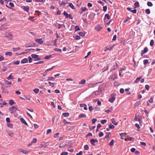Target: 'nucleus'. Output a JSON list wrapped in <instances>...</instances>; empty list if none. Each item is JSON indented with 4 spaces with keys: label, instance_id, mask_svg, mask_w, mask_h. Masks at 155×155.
Returning <instances> with one entry per match:
<instances>
[{
    "label": "nucleus",
    "instance_id": "obj_56",
    "mask_svg": "<svg viewBox=\"0 0 155 155\" xmlns=\"http://www.w3.org/2000/svg\"><path fill=\"white\" fill-rule=\"evenodd\" d=\"M6 21V19L5 17L0 19V21L5 22Z\"/></svg>",
    "mask_w": 155,
    "mask_h": 155
},
{
    "label": "nucleus",
    "instance_id": "obj_22",
    "mask_svg": "<svg viewBox=\"0 0 155 155\" xmlns=\"http://www.w3.org/2000/svg\"><path fill=\"white\" fill-rule=\"evenodd\" d=\"M127 138H128L130 141H134L135 140L134 137H129L128 136H127Z\"/></svg>",
    "mask_w": 155,
    "mask_h": 155
},
{
    "label": "nucleus",
    "instance_id": "obj_47",
    "mask_svg": "<svg viewBox=\"0 0 155 155\" xmlns=\"http://www.w3.org/2000/svg\"><path fill=\"white\" fill-rule=\"evenodd\" d=\"M145 12L147 14H149L150 13V9H146L145 11Z\"/></svg>",
    "mask_w": 155,
    "mask_h": 155
},
{
    "label": "nucleus",
    "instance_id": "obj_17",
    "mask_svg": "<svg viewBox=\"0 0 155 155\" xmlns=\"http://www.w3.org/2000/svg\"><path fill=\"white\" fill-rule=\"evenodd\" d=\"M69 4V6L71 7L72 9H75V8L74 6V5H73V4L71 3H68V4Z\"/></svg>",
    "mask_w": 155,
    "mask_h": 155
},
{
    "label": "nucleus",
    "instance_id": "obj_49",
    "mask_svg": "<svg viewBox=\"0 0 155 155\" xmlns=\"http://www.w3.org/2000/svg\"><path fill=\"white\" fill-rule=\"evenodd\" d=\"M75 29L76 31H77L80 30V29L78 25H76L75 27Z\"/></svg>",
    "mask_w": 155,
    "mask_h": 155
},
{
    "label": "nucleus",
    "instance_id": "obj_51",
    "mask_svg": "<svg viewBox=\"0 0 155 155\" xmlns=\"http://www.w3.org/2000/svg\"><path fill=\"white\" fill-rule=\"evenodd\" d=\"M89 109L90 111H91L94 109L92 107V106H90L89 107Z\"/></svg>",
    "mask_w": 155,
    "mask_h": 155
},
{
    "label": "nucleus",
    "instance_id": "obj_20",
    "mask_svg": "<svg viewBox=\"0 0 155 155\" xmlns=\"http://www.w3.org/2000/svg\"><path fill=\"white\" fill-rule=\"evenodd\" d=\"M18 150L19 152H22L25 154H26L27 153V152L26 151L23 150L22 149H18Z\"/></svg>",
    "mask_w": 155,
    "mask_h": 155
},
{
    "label": "nucleus",
    "instance_id": "obj_60",
    "mask_svg": "<svg viewBox=\"0 0 155 155\" xmlns=\"http://www.w3.org/2000/svg\"><path fill=\"white\" fill-rule=\"evenodd\" d=\"M68 153L67 152H63L61 153V155H67Z\"/></svg>",
    "mask_w": 155,
    "mask_h": 155
},
{
    "label": "nucleus",
    "instance_id": "obj_43",
    "mask_svg": "<svg viewBox=\"0 0 155 155\" xmlns=\"http://www.w3.org/2000/svg\"><path fill=\"white\" fill-rule=\"evenodd\" d=\"M109 145L110 146H112L114 145V140L113 139H112L110 143L109 144Z\"/></svg>",
    "mask_w": 155,
    "mask_h": 155
},
{
    "label": "nucleus",
    "instance_id": "obj_11",
    "mask_svg": "<svg viewBox=\"0 0 155 155\" xmlns=\"http://www.w3.org/2000/svg\"><path fill=\"white\" fill-rule=\"evenodd\" d=\"M22 8L25 11L27 12H29V8L28 6H23Z\"/></svg>",
    "mask_w": 155,
    "mask_h": 155
},
{
    "label": "nucleus",
    "instance_id": "obj_15",
    "mask_svg": "<svg viewBox=\"0 0 155 155\" xmlns=\"http://www.w3.org/2000/svg\"><path fill=\"white\" fill-rule=\"evenodd\" d=\"M111 135L110 132H107L106 133V135L105 137L104 138L105 139H107Z\"/></svg>",
    "mask_w": 155,
    "mask_h": 155
},
{
    "label": "nucleus",
    "instance_id": "obj_39",
    "mask_svg": "<svg viewBox=\"0 0 155 155\" xmlns=\"http://www.w3.org/2000/svg\"><path fill=\"white\" fill-rule=\"evenodd\" d=\"M85 82L86 80L84 79H83L79 82V84H85Z\"/></svg>",
    "mask_w": 155,
    "mask_h": 155
},
{
    "label": "nucleus",
    "instance_id": "obj_63",
    "mask_svg": "<svg viewBox=\"0 0 155 155\" xmlns=\"http://www.w3.org/2000/svg\"><path fill=\"white\" fill-rule=\"evenodd\" d=\"M97 120L95 118H93L92 119V123L93 124H94L97 121Z\"/></svg>",
    "mask_w": 155,
    "mask_h": 155
},
{
    "label": "nucleus",
    "instance_id": "obj_40",
    "mask_svg": "<svg viewBox=\"0 0 155 155\" xmlns=\"http://www.w3.org/2000/svg\"><path fill=\"white\" fill-rule=\"evenodd\" d=\"M51 57H52V56L51 55L46 56L45 57V59H49L51 58Z\"/></svg>",
    "mask_w": 155,
    "mask_h": 155
},
{
    "label": "nucleus",
    "instance_id": "obj_12",
    "mask_svg": "<svg viewBox=\"0 0 155 155\" xmlns=\"http://www.w3.org/2000/svg\"><path fill=\"white\" fill-rule=\"evenodd\" d=\"M28 59L26 58H25L22 59L21 61V63L22 64H25L27 63L28 62Z\"/></svg>",
    "mask_w": 155,
    "mask_h": 155
},
{
    "label": "nucleus",
    "instance_id": "obj_55",
    "mask_svg": "<svg viewBox=\"0 0 155 155\" xmlns=\"http://www.w3.org/2000/svg\"><path fill=\"white\" fill-rule=\"evenodd\" d=\"M54 50L55 51H59V52H61L62 51H61V49H60V48H55Z\"/></svg>",
    "mask_w": 155,
    "mask_h": 155
},
{
    "label": "nucleus",
    "instance_id": "obj_33",
    "mask_svg": "<svg viewBox=\"0 0 155 155\" xmlns=\"http://www.w3.org/2000/svg\"><path fill=\"white\" fill-rule=\"evenodd\" d=\"M143 62L144 65H146L148 63V60L145 59L143 60Z\"/></svg>",
    "mask_w": 155,
    "mask_h": 155
},
{
    "label": "nucleus",
    "instance_id": "obj_58",
    "mask_svg": "<svg viewBox=\"0 0 155 155\" xmlns=\"http://www.w3.org/2000/svg\"><path fill=\"white\" fill-rule=\"evenodd\" d=\"M36 2H45V0H35Z\"/></svg>",
    "mask_w": 155,
    "mask_h": 155
},
{
    "label": "nucleus",
    "instance_id": "obj_8",
    "mask_svg": "<svg viewBox=\"0 0 155 155\" xmlns=\"http://www.w3.org/2000/svg\"><path fill=\"white\" fill-rule=\"evenodd\" d=\"M102 28V27L99 25H97L95 27V29L97 31H99Z\"/></svg>",
    "mask_w": 155,
    "mask_h": 155
},
{
    "label": "nucleus",
    "instance_id": "obj_31",
    "mask_svg": "<svg viewBox=\"0 0 155 155\" xmlns=\"http://www.w3.org/2000/svg\"><path fill=\"white\" fill-rule=\"evenodd\" d=\"M148 103H152L153 102V98L152 97H151L149 100L147 101Z\"/></svg>",
    "mask_w": 155,
    "mask_h": 155
},
{
    "label": "nucleus",
    "instance_id": "obj_34",
    "mask_svg": "<svg viewBox=\"0 0 155 155\" xmlns=\"http://www.w3.org/2000/svg\"><path fill=\"white\" fill-rule=\"evenodd\" d=\"M107 122V120H102L101 121V123L102 124H104L106 123Z\"/></svg>",
    "mask_w": 155,
    "mask_h": 155
},
{
    "label": "nucleus",
    "instance_id": "obj_53",
    "mask_svg": "<svg viewBox=\"0 0 155 155\" xmlns=\"http://www.w3.org/2000/svg\"><path fill=\"white\" fill-rule=\"evenodd\" d=\"M81 9H82V10L83 12L85 11L86 10H88L85 7H82Z\"/></svg>",
    "mask_w": 155,
    "mask_h": 155
},
{
    "label": "nucleus",
    "instance_id": "obj_18",
    "mask_svg": "<svg viewBox=\"0 0 155 155\" xmlns=\"http://www.w3.org/2000/svg\"><path fill=\"white\" fill-rule=\"evenodd\" d=\"M134 5L135 8L138 7L139 6V3L138 2H136L134 3Z\"/></svg>",
    "mask_w": 155,
    "mask_h": 155
},
{
    "label": "nucleus",
    "instance_id": "obj_42",
    "mask_svg": "<svg viewBox=\"0 0 155 155\" xmlns=\"http://www.w3.org/2000/svg\"><path fill=\"white\" fill-rule=\"evenodd\" d=\"M7 79L8 80L13 79H14V78L11 75V74H10L7 78Z\"/></svg>",
    "mask_w": 155,
    "mask_h": 155
},
{
    "label": "nucleus",
    "instance_id": "obj_28",
    "mask_svg": "<svg viewBox=\"0 0 155 155\" xmlns=\"http://www.w3.org/2000/svg\"><path fill=\"white\" fill-rule=\"evenodd\" d=\"M12 54V53L11 52H7L5 53V55H9V56H11Z\"/></svg>",
    "mask_w": 155,
    "mask_h": 155
},
{
    "label": "nucleus",
    "instance_id": "obj_29",
    "mask_svg": "<svg viewBox=\"0 0 155 155\" xmlns=\"http://www.w3.org/2000/svg\"><path fill=\"white\" fill-rule=\"evenodd\" d=\"M5 82L6 84L8 85L11 84L12 83V82H11L8 81L7 80H5Z\"/></svg>",
    "mask_w": 155,
    "mask_h": 155
},
{
    "label": "nucleus",
    "instance_id": "obj_10",
    "mask_svg": "<svg viewBox=\"0 0 155 155\" xmlns=\"http://www.w3.org/2000/svg\"><path fill=\"white\" fill-rule=\"evenodd\" d=\"M100 82L98 83H90L88 84V87L89 88L93 87L95 86V85L97 84L98 83H100Z\"/></svg>",
    "mask_w": 155,
    "mask_h": 155
},
{
    "label": "nucleus",
    "instance_id": "obj_62",
    "mask_svg": "<svg viewBox=\"0 0 155 155\" xmlns=\"http://www.w3.org/2000/svg\"><path fill=\"white\" fill-rule=\"evenodd\" d=\"M104 135V134L103 132H101L99 134V136L100 137H102Z\"/></svg>",
    "mask_w": 155,
    "mask_h": 155
},
{
    "label": "nucleus",
    "instance_id": "obj_16",
    "mask_svg": "<svg viewBox=\"0 0 155 155\" xmlns=\"http://www.w3.org/2000/svg\"><path fill=\"white\" fill-rule=\"evenodd\" d=\"M20 120L23 123L25 124V125L28 126L27 123L25 121V120L23 118H21L20 119Z\"/></svg>",
    "mask_w": 155,
    "mask_h": 155
},
{
    "label": "nucleus",
    "instance_id": "obj_57",
    "mask_svg": "<svg viewBox=\"0 0 155 155\" xmlns=\"http://www.w3.org/2000/svg\"><path fill=\"white\" fill-rule=\"evenodd\" d=\"M49 84V85L51 86L52 87H54V83H51L50 82H48Z\"/></svg>",
    "mask_w": 155,
    "mask_h": 155
},
{
    "label": "nucleus",
    "instance_id": "obj_27",
    "mask_svg": "<svg viewBox=\"0 0 155 155\" xmlns=\"http://www.w3.org/2000/svg\"><path fill=\"white\" fill-rule=\"evenodd\" d=\"M20 48L19 47H17V48H13V50L14 51H18L20 50Z\"/></svg>",
    "mask_w": 155,
    "mask_h": 155
},
{
    "label": "nucleus",
    "instance_id": "obj_30",
    "mask_svg": "<svg viewBox=\"0 0 155 155\" xmlns=\"http://www.w3.org/2000/svg\"><path fill=\"white\" fill-rule=\"evenodd\" d=\"M5 26V27L7 26V24H5L1 26L0 27V30H2L4 29H6V28H4L3 27V26Z\"/></svg>",
    "mask_w": 155,
    "mask_h": 155
},
{
    "label": "nucleus",
    "instance_id": "obj_14",
    "mask_svg": "<svg viewBox=\"0 0 155 155\" xmlns=\"http://www.w3.org/2000/svg\"><path fill=\"white\" fill-rule=\"evenodd\" d=\"M112 123L115 125H117L118 124V123L116 121L115 119L114 118L111 120Z\"/></svg>",
    "mask_w": 155,
    "mask_h": 155
},
{
    "label": "nucleus",
    "instance_id": "obj_25",
    "mask_svg": "<svg viewBox=\"0 0 155 155\" xmlns=\"http://www.w3.org/2000/svg\"><path fill=\"white\" fill-rule=\"evenodd\" d=\"M100 91H95L93 93V94H94L96 95H100V93H99Z\"/></svg>",
    "mask_w": 155,
    "mask_h": 155
},
{
    "label": "nucleus",
    "instance_id": "obj_41",
    "mask_svg": "<svg viewBox=\"0 0 155 155\" xmlns=\"http://www.w3.org/2000/svg\"><path fill=\"white\" fill-rule=\"evenodd\" d=\"M109 127L111 129L114 128L115 127L112 124H110L109 125Z\"/></svg>",
    "mask_w": 155,
    "mask_h": 155
},
{
    "label": "nucleus",
    "instance_id": "obj_52",
    "mask_svg": "<svg viewBox=\"0 0 155 155\" xmlns=\"http://www.w3.org/2000/svg\"><path fill=\"white\" fill-rule=\"evenodd\" d=\"M9 135L11 136H12L13 135V132L11 131H9L8 133Z\"/></svg>",
    "mask_w": 155,
    "mask_h": 155
},
{
    "label": "nucleus",
    "instance_id": "obj_3",
    "mask_svg": "<svg viewBox=\"0 0 155 155\" xmlns=\"http://www.w3.org/2000/svg\"><path fill=\"white\" fill-rule=\"evenodd\" d=\"M31 56V57L32 58L35 59H34V61H38L41 60L40 58L39 57L38 55L34 54H32Z\"/></svg>",
    "mask_w": 155,
    "mask_h": 155
},
{
    "label": "nucleus",
    "instance_id": "obj_48",
    "mask_svg": "<svg viewBox=\"0 0 155 155\" xmlns=\"http://www.w3.org/2000/svg\"><path fill=\"white\" fill-rule=\"evenodd\" d=\"M14 102L13 100H11L9 101V104L11 105H12L14 104Z\"/></svg>",
    "mask_w": 155,
    "mask_h": 155
},
{
    "label": "nucleus",
    "instance_id": "obj_9",
    "mask_svg": "<svg viewBox=\"0 0 155 155\" xmlns=\"http://www.w3.org/2000/svg\"><path fill=\"white\" fill-rule=\"evenodd\" d=\"M6 37L10 40H12L13 38L12 35L10 34H8L6 35Z\"/></svg>",
    "mask_w": 155,
    "mask_h": 155
},
{
    "label": "nucleus",
    "instance_id": "obj_45",
    "mask_svg": "<svg viewBox=\"0 0 155 155\" xmlns=\"http://www.w3.org/2000/svg\"><path fill=\"white\" fill-rule=\"evenodd\" d=\"M154 42L153 40H151L150 43V45L151 46H152L154 44Z\"/></svg>",
    "mask_w": 155,
    "mask_h": 155
},
{
    "label": "nucleus",
    "instance_id": "obj_7",
    "mask_svg": "<svg viewBox=\"0 0 155 155\" xmlns=\"http://www.w3.org/2000/svg\"><path fill=\"white\" fill-rule=\"evenodd\" d=\"M35 41L37 43L40 44H41L43 43V41L42 38L36 39Z\"/></svg>",
    "mask_w": 155,
    "mask_h": 155
},
{
    "label": "nucleus",
    "instance_id": "obj_61",
    "mask_svg": "<svg viewBox=\"0 0 155 155\" xmlns=\"http://www.w3.org/2000/svg\"><path fill=\"white\" fill-rule=\"evenodd\" d=\"M117 35H114L113 36V39H112V40L113 41H115L117 39Z\"/></svg>",
    "mask_w": 155,
    "mask_h": 155
},
{
    "label": "nucleus",
    "instance_id": "obj_21",
    "mask_svg": "<svg viewBox=\"0 0 155 155\" xmlns=\"http://www.w3.org/2000/svg\"><path fill=\"white\" fill-rule=\"evenodd\" d=\"M141 78V77H138L134 81V82L135 83H137L139 82V81L140 80Z\"/></svg>",
    "mask_w": 155,
    "mask_h": 155
},
{
    "label": "nucleus",
    "instance_id": "obj_2",
    "mask_svg": "<svg viewBox=\"0 0 155 155\" xmlns=\"http://www.w3.org/2000/svg\"><path fill=\"white\" fill-rule=\"evenodd\" d=\"M116 96L115 94H112L110 95V98L109 99L108 101L111 103H113L115 101Z\"/></svg>",
    "mask_w": 155,
    "mask_h": 155
},
{
    "label": "nucleus",
    "instance_id": "obj_54",
    "mask_svg": "<svg viewBox=\"0 0 155 155\" xmlns=\"http://www.w3.org/2000/svg\"><path fill=\"white\" fill-rule=\"evenodd\" d=\"M54 79V77H49L48 78L47 80L48 81H52Z\"/></svg>",
    "mask_w": 155,
    "mask_h": 155
},
{
    "label": "nucleus",
    "instance_id": "obj_64",
    "mask_svg": "<svg viewBox=\"0 0 155 155\" xmlns=\"http://www.w3.org/2000/svg\"><path fill=\"white\" fill-rule=\"evenodd\" d=\"M83 154V152L82 151H80L79 153H77L76 155H82Z\"/></svg>",
    "mask_w": 155,
    "mask_h": 155
},
{
    "label": "nucleus",
    "instance_id": "obj_24",
    "mask_svg": "<svg viewBox=\"0 0 155 155\" xmlns=\"http://www.w3.org/2000/svg\"><path fill=\"white\" fill-rule=\"evenodd\" d=\"M86 117V115L85 114H82L79 116V117L80 118H84Z\"/></svg>",
    "mask_w": 155,
    "mask_h": 155
},
{
    "label": "nucleus",
    "instance_id": "obj_23",
    "mask_svg": "<svg viewBox=\"0 0 155 155\" xmlns=\"http://www.w3.org/2000/svg\"><path fill=\"white\" fill-rule=\"evenodd\" d=\"M62 115L64 117H68L69 116V114L68 113H64L62 114Z\"/></svg>",
    "mask_w": 155,
    "mask_h": 155
},
{
    "label": "nucleus",
    "instance_id": "obj_6",
    "mask_svg": "<svg viewBox=\"0 0 155 155\" xmlns=\"http://www.w3.org/2000/svg\"><path fill=\"white\" fill-rule=\"evenodd\" d=\"M59 4L60 5H65L68 4V1L67 0H64V1H63L61 2V3H60V1H59Z\"/></svg>",
    "mask_w": 155,
    "mask_h": 155
},
{
    "label": "nucleus",
    "instance_id": "obj_13",
    "mask_svg": "<svg viewBox=\"0 0 155 155\" xmlns=\"http://www.w3.org/2000/svg\"><path fill=\"white\" fill-rule=\"evenodd\" d=\"M114 46V45L112 46H111V45L108 46H107L106 47V48H107L108 50H111L112 49V48Z\"/></svg>",
    "mask_w": 155,
    "mask_h": 155
},
{
    "label": "nucleus",
    "instance_id": "obj_38",
    "mask_svg": "<svg viewBox=\"0 0 155 155\" xmlns=\"http://www.w3.org/2000/svg\"><path fill=\"white\" fill-rule=\"evenodd\" d=\"M147 4L149 6L151 7L153 6V4L150 2H148Z\"/></svg>",
    "mask_w": 155,
    "mask_h": 155
},
{
    "label": "nucleus",
    "instance_id": "obj_46",
    "mask_svg": "<svg viewBox=\"0 0 155 155\" xmlns=\"http://www.w3.org/2000/svg\"><path fill=\"white\" fill-rule=\"evenodd\" d=\"M37 140L36 138H34L31 141V143H36L37 141Z\"/></svg>",
    "mask_w": 155,
    "mask_h": 155
},
{
    "label": "nucleus",
    "instance_id": "obj_32",
    "mask_svg": "<svg viewBox=\"0 0 155 155\" xmlns=\"http://www.w3.org/2000/svg\"><path fill=\"white\" fill-rule=\"evenodd\" d=\"M84 149L85 150H88L89 149V147L87 145H86L84 146Z\"/></svg>",
    "mask_w": 155,
    "mask_h": 155
},
{
    "label": "nucleus",
    "instance_id": "obj_44",
    "mask_svg": "<svg viewBox=\"0 0 155 155\" xmlns=\"http://www.w3.org/2000/svg\"><path fill=\"white\" fill-rule=\"evenodd\" d=\"M79 35L80 36H84L85 35V34L84 33V32H80L79 33Z\"/></svg>",
    "mask_w": 155,
    "mask_h": 155
},
{
    "label": "nucleus",
    "instance_id": "obj_26",
    "mask_svg": "<svg viewBox=\"0 0 155 155\" xmlns=\"http://www.w3.org/2000/svg\"><path fill=\"white\" fill-rule=\"evenodd\" d=\"M105 18H107V19L109 20L110 19V15L108 14H105L104 16V19Z\"/></svg>",
    "mask_w": 155,
    "mask_h": 155
},
{
    "label": "nucleus",
    "instance_id": "obj_4",
    "mask_svg": "<svg viewBox=\"0 0 155 155\" xmlns=\"http://www.w3.org/2000/svg\"><path fill=\"white\" fill-rule=\"evenodd\" d=\"M148 51V48L147 47H145L143 50H142L141 52V56H142L145 53L147 52Z\"/></svg>",
    "mask_w": 155,
    "mask_h": 155
},
{
    "label": "nucleus",
    "instance_id": "obj_19",
    "mask_svg": "<svg viewBox=\"0 0 155 155\" xmlns=\"http://www.w3.org/2000/svg\"><path fill=\"white\" fill-rule=\"evenodd\" d=\"M2 92L3 93H8V91L6 89H5L3 87H2Z\"/></svg>",
    "mask_w": 155,
    "mask_h": 155
},
{
    "label": "nucleus",
    "instance_id": "obj_50",
    "mask_svg": "<svg viewBox=\"0 0 155 155\" xmlns=\"http://www.w3.org/2000/svg\"><path fill=\"white\" fill-rule=\"evenodd\" d=\"M7 125L8 127H9L10 128H12V124L10 123H8Z\"/></svg>",
    "mask_w": 155,
    "mask_h": 155
},
{
    "label": "nucleus",
    "instance_id": "obj_5",
    "mask_svg": "<svg viewBox=\"0 0 155 155\" xmlns=\"http://www.w3.org/2000/svg\"><path fill=\"white\" fill-rule=\"evenodd\" d=\"M91 143L93 146H95V143H97L98 140L97 139H91L90 140Z\"/></svg>",
    "mask_w": 155,
    "mask_h": 155
},
{
    "label": "nucleus",
    "instance_id": "obj_1",
    "mask_svg": "<svg viewBox=\"0 0 155 155\" xmlns=\"http://www.w3.org/2000/svg\"><path fill=\"white\" fill-rule=\"evenodd\" d=\"M9 110L12 114L15 113L17 110L20 111L17 107L15 106H13L10 107Z\"/></svg>",
    "mask_w": 155,
    "mask_h": 155
},
{
    "label": "nucleus",
    "instance_id": "obj_59",
    "mask_svg": "<svg viewBox=\"0 0 155 155\" xmlns=\"http://www.w3.org/2000/svg\"><path fill=\"white\" fill-rule=\"evenodd\" d=\"M32 58L30 56H29L28 57L29 62L30 63H31L32 62Z\"/></svg>",
    "mask_w": 155,
    "mask_h": 155
},
{
    "label": "nucleus",
    "instance_id": "obj_37",
    "mask_svg": "<svg viewBox=\"0 0 155 155\" xmlns=\"http://www.w3.org/2000/svg\"><path fill=\"white\" fill-rule=\"evenodd\" d=\"M125 134L123 133H122L120 134V135L121 137V139H123L124 138V136H125Z\"/></svg>",
    "mask_w": 155,
    "mask_h": 155
},
{
    "label": "nucleus",
    "instance_id": "obj_35",
    "mask_svg": "<svg viewBox=\"0 0 155 155\" xmlns=\"http://www.w3.org/2000/svg\"><path fill=\"white\" fill-rule=\"evenodd\" d=\"M39 91V89L38 88H35L33 90V91L36 94H38V93Z\"/></svg>",
    "mask_w": 155,
    "mask_h": 155
},
{
    "label": "nucleus",
    "instance_id": "obj_36",
    "mask_svg": "<svg viewBox=\"0 0 155 155\" xmlns=\"http://www.w3.org/2000/svg\"><path fill=\"white\" fill-rule=\"evenodd\" d=\"M64 15L66 16V18H68V13L66 12L65 11H64L63 13Z\"/></svg>",
    "mask_w": 155,
    "mask_h": 155
}]
</instances>
